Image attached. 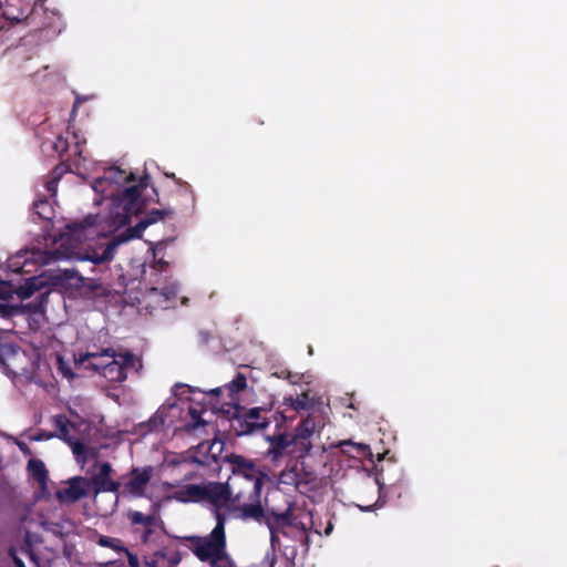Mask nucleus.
<instances>
[{
  "label": "nucleus",
  "mask_w": 567,
  "mask_h": 567,
  "mask_svg": "<svg viewBox=\"0 0 567 567\" xmlns=\"http://www.w3.org/2000/svg\"><path fill=\"white\" fill-rule=\"evenodd\" d=\"M92 188L100 196L94 199L96 205L110 200L107 215H89L82 221L66 224L59 229L58 235H49L43 238V243L37 240L31 247L9 257L8 268L14 274L30 275L39 266L58 260L103 265L114 259L121 245L140 238L148 226L164 218V210L153 209L135 227L127 228L109 241L94 245L85 243L95 237L107 236L128 224L132 216L143 210L147 193H155L153 187L148 189L145 181H137L133 173L113 166L94 178Z\"/></svg>",
  "instance_id": "nucleus-1"
},
{
  "label": "nucleus",
  "mask_w": 567,
  "mask_h": 567,
  "mask_svg": "<svg viewBox=\"0 0 567 567\" xmlns=\"http://www.w3.org/2000/svg\"><path fill=\"white\" fill-rule=\"evenodd\" d=\"M255 402V392L241 373L224 386L207 391L176 383L148 422L138 425H214L234 421L239 425H268L259 422L264 408L248 406Z\"/></svg>",
  "instance_id": "nucleus-2"
},
{
  "label": "nucleus",
  "mask_w": 567,
  "mask_h": 567,
  "mask_svg": "<svg viewBox=\"0 0 567 567\" xmlns=\"http://www.w3.org/2000/svg\"><path fill=\"white\" fill-rule=\"evenodd\" d=\"M226 516L216 512V525L206 536L183 537L185 546L195 557L209 567H237L227 551Z\"/></svg>",
  "instance_id": "nucleus-3"
},
{
  "label": "nucleus",
  "mask_w": 567,
  "mask_h": 567,
  "mask_svg": "<svg viewBox=\"0 0 567 567\" xmlns=\"http://www.w3.org/2000/svg\"><path fill=\"white\" fill-rule=\"evenodd\" d=\"M285 504L286 507L282 511L270 506H267V508L264 509L258 496L252 503L233 505L230 511L234 513L235 518L265 523L270 530L271 542H274L276 532L284 527L295 526V503L286 499Z\"/></svg>",
  "instance_id": "nucleus-4"
},
{
  "label": "nucleus",
  "mask_w": 567,
  "mask_h": 567,
  "mask_svg": "<svg viewBox=\"0 0 567 567\" xmlns=\"http://www.w3.org/2000/svg\"><path fill=\"white\" fill-rule=\"evenodd\" d=\"M41 284L35 276L24 279L23 285L0 279V316L6 318L22 313V300L30 298Z\"/></svg>",
  "instance_id": "nucleus-5"
},
{
  "label": "nucleus",
  "mask_w": 567,
  "mask_h": 567,
  "mask_svg": "<svg viewBox=\"0 0 567 567\" xmlns=\"http://www.w3.org/2000/svg\"><path fill=\"white\" fill-rule=\"evenodd\" d=\"M224 451V441L214 439L203 441L181 454V462L197 464L200 467H210L212 471L219 468L218 458Z\"/></svg>",
  "instance_id": "nucleus-6"
},
{
  "label": "nucleus",
  "mask_w": 567,
  "mask_h": 567,
  "mask_svg": "<svg viewBox=\"0 0 567 567\" xmlns=\"http://www.w3.org/2000/svg\"><path fill=\"white\" fill-rule=\"evenodd\" d=\"M316 427H297L299 432L297 434H278L269 437L270 447L269 454L272 455L274 458H278L284 454H292L295 453L293 449H290L291 445H296L298 442L307 450L310 449L309 439L313 434Z\"/></svg>",
  "instance_id": "nucleus-7"
},
{
  "label": "nucleus",
  "mask_w": 567,
  "mask_h": 567,
  "mask_svg": "<svg viewBox=\"0 0 567 567\" xmlns=\"http://www.w3.org/2000/svg\"><path fill=\"white\" fill-rule=\"evenodd\" d=\"M84 142L85 140L79 133L72 132L70 137V133L68 132L66 137H58L56 142L52 145L54 151L60 155L64 152L71 153L73 156L71 165L81 176H84L89 171V161L83 156V150L81 147V144Z\"/></svg>",
  "instance_id": "nucleus-8"
},
{
  "label": "nucleus",
  "mask_w": 567,
  "mask_h": 567,
  "mask_svg": "<svg viewBox=\"0 0 567 567\" xmlns=\"http://www.w3.org/2000/svg\"><path fill=\"white\" fill-rule=\"evenodd\" d=\"M109 362L103 365L101 375L110 382H122L130 369H136L138 359L127 351H118Z\"/></svg>",
  "instance_id": "nucleus-9"
},
{
  "label": "nucleus",
  "mask_w": 567,
  "mask_h": 567,
  "mask_svg": "<svg viewBox=\"0 0 567 567\" xmlns=\"http://www.w3.org/2000/svg\"><path fill=\"white\" fill-rule=\"evenodd\" d=\"M118 351L113 348H106L102 351H87L84 353H80L78 357H74V361L76 365H83L85 369H91L99 374L103 371V365H106L109 360H112Z\"/></svg>",
  "instance_id": "nucleus-10"
},
{
  "label": "nucleus",
  "mask_w": 567,
  "mask_h": 567,
  "mask_svg": "<svg viewBox=\"0 0 567 567\" xmlns=\"http://www.w3.org/2000/svg\"><path fill=\"white\" fill-rule=\"evenodd\" d=\"M227 460L233 464L235 474H243L246 478L252 481V494L256 497L260 496L262 480L256 474L254 463L235 454L227 456Z\"/></svg>",
  "instance_id": "nucleus-11"
},
{
  "label": "nucleus",
  "mask_w": 567,
  "mask_h": 567,
  "mask_svg": "<svg viewBox=\"0 0 567 567\" xmlns=\"http://www.w3.org/2000/svg\"><path fill=\"white\" fill-rule=\"evenodd\" d=\"M113 472L112 465L109 462H103L99 466V472L95 473L89 481L90 486L93 487L95 494L101 492L116 493L121 484L111 478Z\"/></svg>",
  "instance_id": "nucleus-12"
},
{
  "label": "nucleus",
  "mask_w": 567,
  "mask_h": 567,
  "mask_svg": "<svg viewBox=\"0 0 567 567\" xmlns=\"http://www.w3.org/2000/svg\"><path fill=\"white\" fill-rule=\"evenodd\" d=\"M203 485V501L214 505V514L220 512V507L230 499V489L227 484L209 482Z\"/></svg>",
  "instance_id": "nucleus-13"
},
{
  "label": "nucleus",
  "mask_w": 567,
  "mask_h": 567,
  "mask_svg": "<svg viewBox=\"0 0 567 567\" xmlns=\"http://www.w3.org/2000/svg\"><path fill=\"white\" fill-rule=\"evenodd\" d=\"M145 565L147 567H176L181 560V554L178 550L164 547L153 555L145 557Z\"/></svg>",
  "instance_id": "nucleus-14"
},
{
  "label": "nucleus",
  "mask_w": 567,
  "mask_h": 567,
  "mask_svg": "<svg viewBox=\"0 0 567 567\" xmlns=\"http://www.w3.org/2000/svg\"><path fill=\"white\" fill-rule=\"evenodd\" d=\"M329 400H324L323 396L319 395L317 392L308 389L303 391L300 395L296 398L286 399V403L293 410H310L317 405H321L328 403Z\"/></svg>",
  "instance_id": "nucleus-15"
},
{
  "label": "nucleus",
  "mask_w": 567,
  "mask_h": 567,
  "mask_svg": "<svg viewBox=\"0 0 567 567\" xmlns=\"http://www.w3.org/2000/svg\"><path fill=\"white\" fill-rule=\"evenodd\" d=\"M89 480L82 476H76L69 481V486L66 488L58 492V496L61 499L76 502L89 495Z\"/></svg>",
  "instance_id": "nucleus-16"
},
{
  "label": "nucleus",
  "mask_w": 567,
  "mask_h": 567,
  "mask_svg": "<svg viewBox=\"0 0 567 567\" xmlns=\"http://www.w3.org/2000/svg\"><path fill=\"white\" fill-rule=\"evenodd\" d=\"M27 0H0V16L10 21L22 20L28 11Z\"/></svg>",
  "instance_id": "nucleus-17"
},
{
  "label": "nucleus",
  "mask_w": 567,
  "mask_h": 567,
  "mask_svg": "<svg viewBox=\"0 0 567 567\" xmlns=\"http://www.w3.org/2000/svg\"><path fill=\"white\" fill-rule=\"evenodd\" d=\"M152 477V468L146 467L143 470L140 468H133L132 471V477L126 483V488L128 492L136 496L144 495L146 485L148 484L150 480Z\"/></svg>",
  "instance_id": "nucleus-18"
},
{
  "label": "nucleus",
  "mask_w": 567,
  "mask_h": 567,
  "mask_svg": "<svg viewBox=\"0 0 567 567\" xmlns=\"http://www.w3.org/2000/svg\"><path fill=\"white\" fill-rule=\"evenodd\" d=\"M60 431V437L63 439L72 450V453L78 460L82 458L85 461L87 449L82 439L75 436V432L79 427H58Z\"/></svg>",
  "instance_id": "nucleus-19"
},
{
  "label": "nucleus",
  "mask_w": 567,
  "mask_h": 567,
  "mask_svg": "<svg viewBox=\"0 0 567 567\" xmlns=\"http://www.w3.org/2000/svg\"><path fill=\"white\" fill-rule=\"evenodd\" d=\"M28 471L30 476L39 484L41 493H47L49 475L44 463L41 460L31 458L28 462Z\"/></svg>",
  "instance_id": "nucleus-20"
},
{
  "label": "nucleus",
  "mask_w": 567,
  "mask_h": 567,
  "mask_svg": "<svg viewBox=\"0 0 567 567\" xmlns=\"http://www.w3.org/2000/svg\"><path fill=\"white\" fill-rule=\"evenodd\" d=\"M70 414L72 415L71 419L63 414L55 415L54 425H96L103 421L99 415L93 419H84L76 413H73V411H70Z\"/></svg>",
  "instance_id": "nucleus-21"
},
{
  "label": "nucleus",
  "mask_w": 567,
  "mask_h": 567,
  "mask_svg": "<svg viewBox=\"0 0 567 567\" xmlns=\"http://www.w3.org/2000/svg\"><path fill=\"white\" fill-rule=\"evenodd\" d=\"M152 291H158L164 297L165 300H171L178 290V284L176 281H162L158 277L155 280L151 281Z\"/></svg>",
  "instance_id": "nucleus-22"
},
{
  "label": "nucleus",
  "mask_w": 567,
  "mask_h": 567,
  "mask_svg": "<svg viewBox=\"0 0 567 567\" xmlns=\"http://www.w3.org/2000/svg\"><path fill=\"white\" fill-rule=\"evenodd\" d=\"M74 357V354L71 358L62 353L55 354L56 369L61 375L68 380H71L74 375L72 371V361L75 363Z\"/></svg>",
  "instance_id": "nucleus-23"
},
{
  "label": "nucleus",
  "mask_w": 567,
  "mask_h": 567,
  "mask_svg": "<svg viewBox=\"0 0 567 567\" xmlns=\"http://www.w3.org/2000/svg\"><path fill=\"white\" fill-rule=\"evenodd\" d=\"M344 454L351 457L365 456L370 451L369 446L363 443H353L351 441H343L339 444Z\"/></svg>",
  "instance_id": "nucleus-24"
},
{
  "label": "nucleus",
  "mask_w": 567,
  "mask_h": 567,
  "mask_svg": "<svg viewBox=\"0 0 567 567\" xmlns=\"http://www.w3.org/2000/svg\"><path fill=\"white\" fill-rule=\"evenodd\" d=\"M128 518L133 525H142L143 527H155L156 526V516L155 515H144L142 512H130Z\"/></svg>",
  "instance_id": "nucleus-25"
},
{
  "label": "nucleus",
  "mask_w": 567,
  "mask_h": 567,
  "mask_svg": "<svg viewBox=\"0 0 567 567\" xmlns=\"http://www.w3.org/2000/svg\"><path fill=\"white\" fill-rule=\"evenodd\" d=\"M96 543L101 547L111 548V549L115 550L116 553H122L125 548V546L123 545V542L121 539L105 536V535H100Z\"/></svg>",
  "instance_id": "nucleus-26"
},
{
  "label": "nucleus",
  "mask_w": 567,
  "mask_h": 567,
  "mask_svg": "<svg viewBox=\"0 0 567 567\" xmlns=\"http://www.w3.org/2000/svg\"><path fill=\"white\" fill-rule=\"evenodd\" d=\"M34 213L39 217L49 220L53 216L52 204L48 199H39L34 203Z\"/></svg>",
  "instance_id": "nucleus-27"
},
{
  "label": "nucleus",
  "mask_w": 567,
  "mask_h": 567,
  "mask_svg": "<svg viewBox=\"0 0 567 567\" xmlns=\"http://www.w3.org/2000/svg\"><path fill=\"white\" fill-rule=\"evenodd\" d=\"M63 173H64V171L61 167H55L54 171L52 172L50 178L45 182L44 186H45L47 193L50 197L55 196L58 182L61 178V176L63 175Z\"/></svg>",
  "instance_id": "nucleus-28"
},
{
  "label": "nucleus",
  "mask_w": 567,
  "mask_h": 567,
  "mask_svg": "<svg viewBox=\"0 0 567 567\" xmlns=\"http://www.w3.org/2000/svg\"><path fill=\"white\" fill-rule=\"evenodd\" d=\"M184 494L190 502H203V485L188 484L184 487Z\"/></svg>",
  "instance_id": "nucleus-29"
},
{
  "label": "nucleus",
  "mask_w": 567,
  "mask_h": 567,
  "mask_svg": "<svg viewBox=\"0 0 567 567\" xmlns=\"http://www.w3.org/2000/svg\"><path fill=\"white\" fill-rule=\"evenodd\" d=\"M122 553L127 556L128 567H140V559L136 555L132 554L126 547Z\"/></svg>",
  "instance_id": "nucleus-30"
},
{
  "label": "nucleus",
  "mask_w": 567,
  "mask_h": 567,
  "mask_svg": "<svg viewBox=\"0 0 567 567\" xmlns=\"http://www.w3.org/2000/svg\"><path fill=\"white\" fill-rule=\"evenodd\" d=\"M93 99V95H80L78 94L75 96V102H74V105H73V110H72V113H75L76 109L84 102L86 101H90Z\"/></svg>",
  "instance_id": "nucleus-31"
},
{
  "label": "nucleus",
  "mask_w": 567,
  "mask_h": 567,
  "mask_svg": "<svg viewBox=\"0 0 567 567\" xmlns=\"http://www.w3.org/2000/svg\"><path fill=\"white\" fill-rule=\"evenodd\" d=\"M303 378H305V374L292 373V372H287L286 377H285V379L288 380L291 384L299 383Z\"/></svg>",
  "instance_id": "nucleus-32"
},
{
  "label": "nucleus",
  "mask_w": 567,
  "mask_h": 567,
  "mask_svg": "<svg viewBox=\"0 0 567 567\" xmlns=\"http://www.w3.org/2000/svg\"><path fill=\"white\" fill-rule=\"evenodd\" d=\"M154 533V527H144L141 539L144 544L148 543Z\"/></svg>",
  "instance_id": "nucleus-33"
},
{
  "label": "nucleus",
  "mask_w": 567,
  "mask_h": 567,
  "mask_svg": "<svg viewBox=\"0 0 567 567\" xmlns=\"http://www.w3.org/2000/svg\"><path fill=\"white\" fill-rule=\"evenodd\" d=\"M166 266H167V264L163 259H159L154 262V265L152 266V270L163 271L166 268Z\"/></svg>",
  "instance_id": "nucleus-34"
},
{
  "label": "nucleus",
  "mask_w": 567,
  "mask_h": 567,
  "mask_svg": "<svg viewBox=\"0 0 567 567\" xmlns=\"http://www.w3.org/2000/svg\"><path fill=\"white\" fill-rule=\"evenodd\" d=\"M73 276H76L79 278V280H83V278L81 276H78V271L76 270H71V269H64L63 270V277L65 279H71Z\"/></svg>",
  "instance_id": "nucleus-35"
},
{
  "label": "nucleus",
  "mask_w": 567,
  "mask_h": 567,
  "mask_svg": "<svg viewBox=\"0 0 567 567\" xmlns=\"http://www.w3.org/2000/svg\"><path fill=\"white\" fill-rule=\"evenodd\" d=\"M10 556L16 565V567H25L24 563L16 555L14 550H10Z\"/></svg>",
  "instance_id": "nucleus-36"
},
{
  "label": "nucleus",
  "mask_w": 567,
  "mask_h": 567,
  "mask_svg": "<svg viewBox=\"0 0 567 567\" xmlns=\"http://www.w3.org/2000/svg\"><path fill=\"white\" fill-rule=\"evenodd\" d=\"M256 429L257 427H254V426L246 427V430L237 431V435L250 434Z\"/></svg>",
  "instance_id": "nucleus-37"
},
{
  "label": "nucleus",
  "mask_w": 567,
  "mask_h": 567,
  "mask_svg": "<svg viewBox=\"0 0 567 567\" xmlns=\"http://www.w3.org/2000/svg\"><path fill=\"white\" fill-rule=\"evenodd\" d=\"M287 372L288 371L282 370L280 372H275L274 375H276L277 378H280V379H285Z\"/></svg>",
  "instance_id": "nucleus-38"
},
{
  "label": "nucleus",
  "mask_w": 567,
  "mask_h": 567,
  "mask_svg": "<svg viewBox=\"0 0 567 567\" xmlns=\"http://www.w3.org/2000/svg\"><path fill=\"white\" fill-rule=\"evenodd\" d=\"M183 430H186L189 434L195 432L196 430H198L199 427H195V426H192V427H182Z\"/></svg>",
  "instance_id": "nucleus-39"
},
{
  "label": "nucleus",
  "mask_w": 567,
  "mask_h": 567,
  "mask_svg": "<svg viewBox=\"0 0 567 567\" xmlns=\"http://www.w3.org/2000/svg\"><path fill=\"white\" fill-rule=\"evenodd\" d=\"M19 446H20V449L22 451H27L28 450V446L24 443H20Z\"/></svg>",
  "instance_id": "nucleus-40"
},
{
  "label": "nucleus",
  "mask_w": 567,
  "mask_h": 567,
  "mask_svg": "<svg viewBox=\"0 0 567 567\" xmlns=\"http://www.w3.org/2000/svg\"><path fill=\"white\" fill-rule=\"evenodd\" d=\"M152 249H153V257H154V258H156V256H157V251H156V249H155V248H152Z\"/></svg>",
  "instance_id": "nucleus-41"
},
{
  "label": "nucleus",
  "mask_w": 567,
  "mask_h": 567,
  "mask_svg": "<svg viewBox=\"0 0 567 567\" xmlns=\"http://www.w3.org/2000/svg\"><path fill=\"white\" fill-rule=\"evenodd\" d=\"M40 310V305L35 306V312Z\"/></svg>",
  "instance_id": "nucleus-42"
}]
</instances>
